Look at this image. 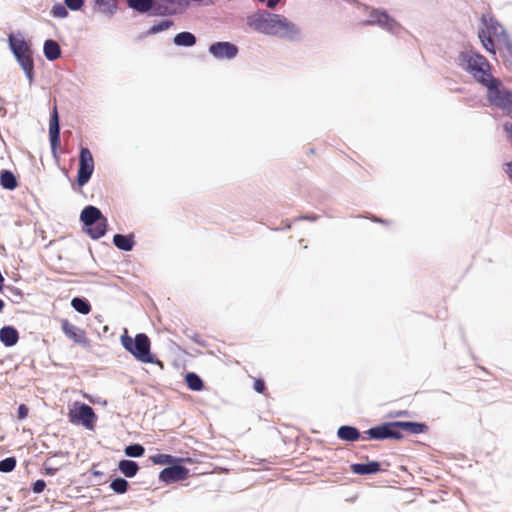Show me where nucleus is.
<instances>
[{
    "label": "nucleus",
    "instance_id": "6ab92c4d",
    "mask_svg": "<svg viewBox=\"0 0 512 512\" xmlns=\"http://www.w3.org/2000/svg\"><path fill=\"white\" fill-rule=\"evenodd\" d=\"M113 243L120 250L131 251L134 246V237L133 235L115 234Z\"/></svg>",
    "mask_w": 512,
    "mask_h": 512
},
{
    "label": "nucleus",
    "instance_id": "6e6552de",
    "mask_svg": "<svg viewBox=\"0 0 512 512\" xmlns=\"http://www.w3.org/2000/svg\"><path fill=\"white\" fill-rule=\"evenodd\" d=\"M94 171V159L91 151L82 147L79 154V167L77 174V182L80 186L85 185Z\"/></svg>",
    "mask_w": 512,
    "mask_h": 512
},
{
    "label": "nucleus",
    "instance_id": "39448f33",
    "mask_svg": "<svg viewBox=\"0 0 512 512\" xmlns=\"http://www.w3.org/2000/svg\"><path fill=\"white\" fill-rule=\"evenodd\" d=\"M8 42L10 49L21 65L22 69L25 71L27 77L32 79L34 62L30 45L24 39L17 38L13 34L9 35Z\"/></svg>",
    "mask_w": 512,
    "mask_h": 512
},
{
    "label": "nucleus",
    "instance_id": "c85d7f7f",
    "mask_svg": "<svg viewBox=\"0 0 512 512\" xmlns=\"http://www.w3.org/2000/svg\"><path fill=\"white\" fill-rule=\"evenodd\" d=\"M95 1H96V5L98 6V8L104 13H106V12L112 13L117 7L116 0H95Z\"/></svg>",
    "mask_w": 512,
    "mask_h": 512
},
{
    "label": "nucleus",
    "instance_id": "20e7f679",
    "mask_svg": "<svg viewBox=\"0 0 512 512\" xmlns=\"http://www.w3.org/2000/svg\"><path fill=\"white\" fill-rule=\"evenodd\" d=\"M123 347L130 352L136 359L144 363H152L153 358L150 352V340L146 334L139 333L133 340L128 335L121 336Z\"/></svg>",
    "mask_w": 512,
    "mask_h": 512
},
{
    "label": "nucleus",
    "instance_id": "c756f323",
    "mask_svg": "<svg viewBox=\"0 0 512 512\" xmlns=\"http://www.w3.org/2000/svg\"><path fill=\"white\" fill-rule=\"evenodd\" d=\"M154 464L166 465L175 462V458L168 454H157L150 457Z\"/></svg>",
    "mask_w": 512,
    "mask_h": 512
},
{
    "label": "nucleus",
    "instance_id": "f257e3e1",
    "mask_svg": "<svg viewBox=\"0 0 512 512\" xmlns=\"http://www.w3.org/2000/svg\"><path fill=\"white\" fill-rule=\"evenodd\" d=\"M247 25L254 31L278 36L293 37L298 34L297 26L280 14L258 11L247 17Z\"/></svg>",
    "mask_w": 512,
    "mask_h": 512
},
{
    "label": "nucleus",
    "instance_id": "4be33fe9",
    "mask_svg": "<svg viewBox=\"0 0 512 512\" xmlns=\"http://www.w3.org/2000/svg\"><path fill=\"white\" fill-rule=\"evenodd\" d=\"M119 470L129 478L134 477L139 471V466L136 462L131 460H121L118 464Z\"/></svg>",
    "mask_w": 512,
    "mask_h": 512
},
{
    "label": "nucleus",
    "instance_id": "a211bd4d",
    "mask_svg": "<svg viewBox=\"0 0 512 512\" xmlns=\"http://www.w3.org/2000/svg\"><path fill=\"white\" fill-rule=\"evenodd\" d=\"M351 470L358 475L374 474L380 471V464L376 461H371L366 464L356 463L351 465Z\"/></svg>",
    "mask_w": 512,
    "mask_h": 512
},
{
    "label": "nucleus",
    "instance_id": "72a5a7b5",
    "mask_svg": "<svg viewBox=\"0 0 512 512\" xmlns=\"http://www.w3.org/2000/svg\"><path fill=\"white\" fill-rule=\"evenodd\" d=\"M64 3L71 10H79L84 4V0H64Z\"/></svg>",
    "mask_w": 512,
    "mask_h": 512
},
{
    "label": "nucleus",
    "instance_id": "473e14b6",
    "mask_svg": "<svg viewBox=\"0 0 512 512\" xmlns=\"http://www.w3.org/2000/svg\"><path fill=\"white\" fill-rule=\"evenodd\" d=\"M51 14L57 18H65L68 15L67 9L62 4L54 5Z\"/></svg>",
    "mask_w": 512,
    "mask_h": 512
},
{
    "label": "nucleus",
    "instance_id": "412c9836",
    "mask_svg": "<svg viewBox=\"0 0 512 512\" xmlns=\"http://www.w3.org/2000/svg\"><path fill=\"white\" fill-rule=\"evenodd\" d=\"M0 184L4 189L14 190L18 186L15 175L9 170L0 172Z\"/></svg>",
    "mask_w": 512,
    "mask_h": 512
},
{
    "label": "nucleus",
    "instance_id": "a19ab883",
    "mask_svg": "<svg viewBox=\"0 0 512 512\" xmlns=\"http://www.w3.org/2000/svg\"><path fill=\"white\" fill-rule=\"evenodd\" d=\"M395 415L398 416V417H400V416H407L408 412L407 411H398V412H396Z\"/></svg>",
    "mask_w": 512,
    "mask_h": 512
},
{
    "label": "nucleus",
    "instance_id": "9d476101",
    "mask_svg": "<svg viewBox=\"0 0 512 512\" xmlns=\"http://www.w3.org/2000/svg\"><path fill=\"white\" fill-rule=\"evenodd\" d=\"M61 329L63 333L75 343L82 346L89 345V339L86 336L85 330L71 324L67 319L61 320Z\"/></svg>",
    "mask_w": 512,
    "mask_h": 512
},
{
    "label": "nucleus",
    "instance_id": "79ce46f5",
    "mask_svg": "<svg viewBox=\"0 0 512 512\" xmlns=\"http://www.w3.org/2000/svg\"><path fill=\"white\" fill-rule=\"evenodd\" d=\"M4 308V302L0 299V312L3 310Z\"/></svg>",
    "mask_w": 512,
    "mask_h": 512
},
{
    "label": "nucleus",
    "instance_id": "ea45409f",
    "mask_svg": "<svg viewBox=\"0 0 512 512\" xmlns=\"http://www.w3.org/2000/svg\"><path fill=\"white\" fill-rule=\"evenodd\" d=\"M504 170H505L507 176L509 177V179L512 181V161L507 162L505 164V169Z\"/></svg>",
    "mask_w": 512,
    "mask_h": 512
},
{
    "label": "nucleus",
    "instance_id": "aec40b11",
    "mask_svg": "<svg viewBox=\"0 0 512 512\" xmlns=\"http://www.w3.org/2000/svg\"><path fill=\"white\" fill-rule=\"evenodd\" d=\"M44 55L50 61L58 59L61 55L59 44L54 40H46L44 43Z\"/></svg>",
    "mask_w": 512,
    "mask_h": 512
},
{
    "label": "nucleus",
    "instance_id": "f3484780",
    "mask_svg": "<svg viewBox=\"0 0 512 512\" xmlns=\"http://www.w3.org/2000/svg\"><path fill=\"white\" fill-rule=\"evenodd\" d=\"M19 340L18 331L12 326H5L0 329V341L7 347L15 345Z\"/></svg>",
    "mask_w": 512,
    "mask_h": 512
},
{
    "label": "nucleus",
    "instance_id": "9b49d317",
    "mask_svg": "<svg viewBox=\"0 0 512 512\" xmlns=\"http://www.w3.org/2000/svg\"><path fill=\"white\" fill-rule=\"evenodd\" d=\"M209 52L217 59H232L237 55L238 48L230 42H216L210 45Z\"/></svg>",
    "mask_w": 512,
    "mask_h": 512
},
{
    "label": "nucleus",
    "instance_id": "7ed1b4c3",
    "mask_svg": "<svg viewBox=\"0 0 512 512\" xmlns=\"http://www.w3.org/2000/svg\"><path fill=\"white\" fill-rule=\"evenodd\" d=\"M80 219L86 227V232L93 239H99L105 235L107 231V219L97 207H85L81 212Z\"/></svg>",
    "mask_w": 512,
    "mask_h": 512
},
{
    "label": "nucleus",
    "instance_id": "cd10ccee",
    "mask_svg": "<svg viewBox=\"0 0 512 512\" xmlns=\"http://www.w3.org/2000/svg\"><path fill=\"white\" fill-rule=\"evenodd\" d=\"M110 488L117 494H124L127 492L129 484L123 478H116L110 483Z\"/></svg>",
    "mask_w": 512,
    "mask_h": 512
},
{
    "label": "nucleus",
    "instance_id": "7c9ffc66",
    "mask_svg": "<svg viewBox=\"0 0 512 512\" xmlns=\"http://www.w3.org/2000/svg\"><path fill=\"white\" fill-rule=\"evenodd\" d=\"M145 452V449L140 444H132L125 448V454L129 457H141Z\"/></svg>",
    "mask_w": 512,
    "mask_h": 512
},
{
    "label": "nucleus",
    "instance_id": "0eeeda50",
    "mask_svg": "<svg viewBox=\"0 0 512 512\" xmlns=\"http://www.w3.org/2000/svg\"><path fill=\"white\" fill-rule=\"evenodd\" d=\"M69 421L76 425H82L89 430H93L97 416L94 410L85 403L74 402L68 412Z\"/></svg>",
    "mask_w": 512,
    "mask_h": 512
},
{
    "label": "nucleus",
    "instance_id": "b1692460",
    "mask_svg": "<svg viewBox=\"0 0 512 512\" xmlns=\"http://www.w3.org/2000/svg\"><path fill=\"white\" fill-rule=\"evenodd\" d=\"M174 43L177 46L190 47L196 43V38L190 32H181L174 37Z\"/></svg>",
    "mask_w": 512,
    "mask_h": 512
},
{
    "label": "nucleus",
    "instance_id": "393cba45",
    "mask_svg": "<svg viewBox=\"0 0 512 512\" xmlns=\"http://www.w3.org/2000/svg\"><path fill=\"white\" fill-rule=\"evenodd\" d=\"M185 382L192 391H201L204 388L202 379L195 373L189 372L185 376Z\"/></svg>",
    "mask_w": 512,
    "mask_h": 512
},
{
    "label": "nucleus",
    "instance_id": "5701e85b",
    "mask_svg": "<svg viewBox=\"0 0 512 512\" xmlns=\"http://www.w3.org/2000/svg\"><path fill=\"white\" fill-rule=\"evenodd\" d=\"M479 38L481 40L482 45L487 51L495 53V44L491 37L490 27L481 29V31L479 32Z\"/></svg>",
    "mask_w": 512,
    "mask_h": 512
},
{
    "label": "nucleus",
    "instance_id": "4468645a",
    "mask_svg": "<svg viewBox=\"0 0 512 512\" xmlns=\"http://www.w3.org/2000/svg\"><path fill=\"white\" fill-rule=\"evenodd\" d=\"M366 23L370 25L377 24L389 31H393L397 26V23L391 19L386 12L379 10H373L370 13V20Z\"/></svg>",
    "mask_w": 512,
    "mask_h": 512
},
{
    "label": "nucleus",
    "instance_id": "c9c22d12",
    "mask_svg": "<svg viewBox=\"0 0 512 512\" xmlns=\"http://www.w3.org/2000/svg\"><path fill=\"white\" fill-rule=\"evenodd\" d=\"M254 390L258 393H264L266 390L265 382L262 379H255Z\"/></svg>",
    "mask_w": 512,
    "mask_h": 512
},
{
    "label": "nucleus",
    "instance_id": "dca6fc26",
    "mask_svg": "<svg viewBox=\"0 0 512 512\" xmlns=\"http://www.w3.org/2000/svg\"><path fill=\"white\" fill-rule=\"evenodd\" d=\"M394 427L398 431L403 430L410 434H421L428 430V426L426 424L419 422L395 421Z\"/></svg>",
    "mask_w": 512,
    "mask_h": 512
},
{
    "label": "nucleus",
    "instance_id": "bb28decb",
    "mask_svg": "<svg viewBox=\"0 0 512 512\" xmlns=\"http://www.w3.org/2000/svg\"><path fill=\"white\" fill-rule=\"evenodd\" d=\"M72 307L81 314H88L91 311V305L90 303L83 298L75 297L71 301Z\"/></svg>",
    "mask_w": 512,
    "mask_h": 512
},
{
    "label": "nucleus",
    "instance_id": "a878e982",
    "mask_svg": "<svg viewBox=\"0 0 512 512\" xmlns=\"http://www.w3.org/2000/svg\"><path fill=\"white\" fill-rule=\"evenodd\" d=\"M130 8L140 13L149 11L153 6V0H128Z\"/></svg>",
    "mask_w": 512,
    "mask_h": 512
},
{
    "label": "nucleus",
    "instance_id": "423d86ee",
    "mask_svg": "<svg viewBox=\"0 0 512 512\" xmlns=\"http://www.w3.org/2000/svg\"><path fill=\"white\" fill-rule=\"evenodd\" d=\"M487 99L491 105L511 113L512 112V92L501 85L498 79L494 83L487 85Z\"/></svg>",
    "mask_w": 512,
    "mask_h": 512
},
{
    "label": "nucleus",
    "instance_id": "f8f14e48",
    "mask_svg": "<svg viewBox=\"0 0 512 512\" xmlns=\"http://www.w3.org/2000/svg\"><path fill=\"white\" fill-rule=\"evenodd\" d=\"M188 469L181 465H173L163 469L159 474V479L166 483L177 482L188 477Z\"/></svg>",
    "mask_w": 512,
    "mask_h": 512
},
{
    "label": "nucleus",
    "instance_id": "e433bc0d",
    "mask_svg": "<svg viewBox=\"0 0 512 512\" xmlns=\"http://www.w3.org/2000/svg\"><path fill=\"white\" fill-rule=\"evenodd\" d=\"M170 25H171V22L163 21L160 24H158L157 26H153L151 31L153 33L160 32V31L168 29L170 27Z\"/></svg>",
    "mask_w": 512,
    "mask_h": 512
},
{
    "label": "nucleus",
    "instance_id": "4c0bfd02",
    "mask_svg": "<svg viewBox=\"0 0 512 512\" xmlns=\"http://www.w3.org/2000/svg\"><path fill=\"white\" fill-rule=\"evenodd\" d=\"M29 409L25 404H20L18 407V418L23 420L28 416Z\"/></svg>",
    "mask_w": 512,
    "mask_h": 512
},
{
    "label": "nucleus",
    "instance_id": "ddd939ff",
    "mask_svg": "<svg viewBox=\"0 0 512 512\" xmlns=\"http://www.w3.org/2000/svg\"><path fill=\"white\" fill-rule=\"evenodd\" d=\"M49 138L53 154H56L60 146V127L57 108L54 107L49 121Z\"/></svg>",
    "mask_w": 512,
    "mask_h": 512
},
{
    "label": "nucleus",
    "instance_id": "1a4fd4ad",
    "mask_svg": "<svg viewBox=\"0 0 512 512\" xmlns=\"http://www.w3.org/2000/svg\"><path fill=\"white\" fill-rule=\"evenodd\" d=\"M368 439L383 440V439H401L403 435L394 427V422L384 423L382 425L372 427L363 433Z\"/></svg>",
    "mask_w": 512,
    "mask_h": 512
},
{
    "label": "nucleus",
    "instance_id": "2eb2a0df",
    "mask_svg": "<svg viewBox=\"0 0 512 512\" xmlns=\"http://www.w3.org/2000/svg\"><path fill=\"white\" fill-rule=\"evenodd\" d=\"M337 436L339 439L348 442H354L359 439L367 440V437L361 434L357 428L348 425L340 426L337 430Z\"/></svg>",
    "mask_w": 512,
    "mask_h": 512
},
{
    "label": "nucleus",
    "instance_id": "f704fd0d",
    "mask_svg": "<svg viewBox=\"0 0 512 512\" xmlns=\"http://www.w3.org/2000/svg\"><path fill=\"white\" fill-rule=\"evenodd\" d=\"M45 487H46V483H45V481H44V480H42V479H39V480H37V481L33 484L32 490H33V492H34V493H37V494H38V493L43 492V491H44V489H45Z\"/></svg>",
    "mask_w": 512,
    "mask_h": 512
},
{
    "label": "nucleus",
    "instance_id": "f03ea898",
    "mask_svg": "<svg viewBox=\"0 0 512 512\" xmlns=\"http://www.w3.org/2000/svg\"><path fill=\"white\" fill-rule=\"evenodd\" d=\"M461 65L468 71L473 78L484 85H491L494 83V78L491 74V66L488 60L477 53H463L460 56Z\"/></svg>",
    "mask_w": 512,
    "mask_h": 512
},
{
    "label": "nucleus",
    "instance_id": "58836bf2",
    "mask_svg": "<svg viewBox=\"0 0 512 512\" xmlns=\"http://www.w3.org/2000/svg\"><path fill=\"white\" fill-rule=\"evenodd\" d=\"M504 130L507 133L510 142L512 143V123H510V122L505 123Z\"/></svg>",
    "mask_w": 512,
    "mask_h": 512
},
{
    "label": "nucleus",
    "instance_id": "2f4dec72",
    "mask_svg": "<svg viewBox=\"0 0 512 512\" xmlns=\"http://www.w3.org/2000/svg\"><path fill=\"white\" fill-rule=\"evenodd\" d=\"M16 467V459L14 457H8L2 461H0V471L1 472H11Z\"/></svg>",
    "mask_w": 512,
    "mask_h": 512
}]
</instances>
